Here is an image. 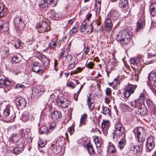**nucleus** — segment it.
<instances>
[{
	"mask_svg": "<svg viewBox=\"0 0 156 156\" xmlns=\"http://www.w3.org/2000/svg\"><path fill=\"white\" fill-rule=\"evenodd\" d=\"M4 5L2 3L0 4V17L4 16L5 13V9Z\"/></svg>",
	"mask_w": 156,
	"mask_h": 156,
	"instance_id": "41",
	"label": "nucleus"
},
{
	"mask_svg": "<svg viewBox=\"0 0 156 156\" xmlns=\"http://www.w3.org/2000/svg\"><path fill=\"white\" fill-rule=\"evenodd\" d=\"M94 65V64L92 62H89L87 64H86L85 66L89 69H92Z\"/></svg>",
	"mask_w": 156,
	"mask_h": 156,
	"instance_id": "56",
	"label": "nucleus"
},
{
	"mask_svg": "<svg viewBox=\"0 0 156 156\" xmlns=\"http://www.w3.org/2000/svg\"><path fill=\"white\" fill-rule=\"evenodd\" d=\"M145 98V94L143 93H141L138 99L136 100V102L137 104L139 103L140 105H144Z\"/></svg>",
	"mask_w": 156,
	"mask_h": 156,
	"instance_id": "28",
	"label": "nucleus"
},
{
	"mask_svg": "<svg viewBox=\"0 0 156 156\" xmlns=\"http://www.w3.org/2000/svg\"><path fill=\"white\" fill-rule=\"evenodd\" d=\"M23 151V150H21V149L17 147H16L14 149V151L15 153L17 154H20Z\"/></svg>",
	"mask_w": 156,
	"mask_h": 156,
	"instance_id": "57",
	"label": "nucleus"
},
{
	"mask_svg": "<svg viewBox=\"0 0 156 156\" xmlns=\"http://www.w3.org/2000/svg\"><path fill=\"white\" fill-rule=\"evenodd\" d=\"M24 141L23 140H21L20 141H19L17 143V147L20 148L21 149V150L24 149Z\"/></svg>",
	"mask_w": 156,
	"mask_h": 156,
	"instance_id": "50",
	"label": "nucleus"
},
{
	"mask_svg": "<svg viewBox=\"0 0 156 156\" xmlns=\"http://www.w3.org/2000/svg\"><path fill=\"white\" fill-rule=\"evenodd\" d=\"M145 20L144 18L139 20L137 22L136 31L137 32H139L142 30L144 26H145Z\"/></svg>",
	"mask_w": 156,
	"mask_h": 156,
	"instance_id": "15",
	"label": "nucleus"
},
{
	"mask_svg": "<svg viewBox=\"0 0 156 156\" xmlns=\"http://www.w3.org/2000/svg\"><path fill=\"white\" fill-rule=\"evenodd\" d=\"M136 100H135L134 101H131L127 105L125 106L126 108L127 109V110L129 111H132L133 109L135 107L136 104H137Z\"/></svg>",
	"mask_w": 156,
	"mask_h": 156,
	"instance_id": "22",
	"label": "nucleus"
},
{
	"mask_svg": "<svg viewBox=\"0 0 156 156\" xmlns=\"http://www.w3.org/2000/svg\"><path fill=\"white\" fill-rule=\"evenodd\" d=\"M146 102L147 106L151 112L154 114L156 113V107L153 101L150 99H147Z\"/></svg>",
	"mask_w": 156,
	"mask_h": 156,
	"instance_id": "11",
	"label": "nucleus"
},
{
	"mask_svg": "<svg viewBox=\"0 0 156 156\" xmlns=\"http://www.w3.org/2000/svg\"><path fill=\"white\" fill-rule=\"evenodd\" d=\"M108 151L112 153H115L116 152V149L115 147L113 145L109 146L108 147Z\"/></svg>",
	"mask_w": 156,
	"mask_h": 156,
	"instance_id": "49",
	"label": "nucleus"
},
{
	"mask_svg": "<svg viewBox=\"0 0 156 156\" xmlns=\"http://www.w3.org/2000/svg\"><path fill=\"white\" fill-rule=\"evenodd\" d=\"M79 23H76L75 25L73 27V28L69 31V34L72 35L76 33L78 31L79 28Z\"/></svg>",
	"mask_w": 156,
	"mask_h": 156,
	"instance_id": "31",
	"label": "nucleus"
},
{
	"mask_svg": "<svg viewBox=\"0 0 156 156\" xmlns=\"http://www.w3.org/2000/svg\"><path fill=\"white\" fill-rule=\"evenodd\" d=\"M94 141L97 147H99L101 146V140L99 139L98 137L97 136L95 137L94 139Z\"/></svg>",
	"mask_w": 156,
	"mask_h": 156,
	"instance_id": "42",
	"label": "nucleus"
},
{
	"mask_svg": "<svg viewBox=\"0 0 156 156\" xmlns=\"http://www.w3.org/2000/svg\"><path fill=\"white\" fill-rule=\"evenodd\" d=\"M109 15L115 20L117 19L119 16V13L115 9L111 10Z\"/></svg>",
	"mask_w": 156,
	"mask_h": 156,
	"instance_id": "29",
	"label": "nucleus"
},
{
	"mask_svg": "<svg viewBox=\"0 0 156 156\" xmlns=\"http://www.w3.org/2000/svg\"><path fill=\"white\" fill-rule=\"evenodd\" d=\"M150 13L151 15L154 16L156 14V3H155L151 6Z\"/></svg>",
	"mask_w": 156,
	"mask_h": 156,
	"instance_id": "37",
	"label": "nucleus"
},
{
	"mask_svg": "<svg viewBox=\"0 0 156 156\" xmlns=\"http://www.w3.org/2000/svg\"><path fill=\"white\" fill-rule=\"evenodd\" d=\"M51 5L52 7H55L56 6L58 0H49Z\"/></svg>",
	"mask_w": 156,
	"mask_h": 156,
	"instance_id": "60",
	"label": "nucleus"
},
{
	"mask_svg": "<svg viewBox=\"0 0 156 156\" xmlns=\"http://www.w3.org/2000/svg\"><path fill=\"white\" fill-rule=\"evenodd\" d=\"M32 95L33 97H38L43 92L44 90L42 86H37L32 89Z\"/></svg>",
	"mask_w": 156,
	"mask_h": 156,
	"instance_id": "7",
	"label": "nucleus"
},
{
	"mask_svg": "<svg viewBox=\"0 0 156 156\" xmlns=\"http://www.w3.org/2000/svg\"><path fill=\"white\" fill-rule=\"evenodd\" d=\"M105 93L107 96L108 97H110V98H112V97H111L112 91L110 88H107L105 90Z\"/></svg>",
	"mask_w": 156,
	"mask_h": 156,
	"instance_id": "55",
	"label": "nucleus"
},
{
	"mask_svg": "<svg viewBox=\"0 0 156 156\" xmlns=\"http://www.w3.org/2000/svg\"><path fill=\"white\" fill-rule=\"evenodd\" d=\"M82 70V68L78 67L76 70L72 71L70 73V75H72L73 74H77L80 72Z\"/></svg>",
	"mask_w": 156,
	"mask_h": 156,
	"instance_id": "45",
	"label": "nucleus"
},
{
	"mask_svg": "<svg viewBox=\"0 0 156 156\" xmlns=\"http://www.w3.org/2000/svg\"><path fill=\"white\" fill-rule=\"evenodd\" d=\"M155 74L150 73L148 75V82L147 83V84L150 87V83L151 82V83H152V81H154V80H155Z\"/></svg>",
	"mask_w": 156,
	"mask_h": 156,
	"instance_id": "34",
	"label": "nucleus"
},
{
	"mask_svg": "<svg viewBox=\"0 0 156 156\" xmlns=\"http://www.w3.org/2000/svg\"><path fill=\"white\" fill-rule=\"evenodd\" d=\"M19 137L17 134H12L11 137L9 138L10 141L12 143L16 142L19 140Z\"/></svg>",
	"mask_w": 156,
	"mask_h": 156,
	"instance_id": "32",
	"label": "nucleus"
},
{
	"mask_svg": "<svg viewBox=\"0 0 156 156\" xmlns=\"http://www.w3.org/2000/svg\"><path fill=\"white\" fill-rule=\"evenodd\" d=\"M16 104L18 108L19 107L20 108H22L25 107L26 102L24 98H21L18 100Z\"/></svg>",
	"mask_w": 156,
	"mask_h": 156,
	"instance_id": "19",
	"label": "nucleus"
},
{
	"mask_svg": "<svg viewBox=\"0 0 156 156\" xmlns=\"http://www.w3.org/2000/svg\"><path fill=\"white\" fill-rule=\"evenodd\" d=\"M40 8H47L49 5L48 0H41V3L39 4Z\"/></svg>",
	"mask_w": 156,
	"mask_h": 156,
	"instance_id": "38",
	"label": "nucleus"
},
{
	"mask_svg": "<svg viewBox=\"0 0 156 156\" xmlns=\"http://www.w3.org/2000/svg\"><path fill=\"white\" fill-rule=\"evenodd\" d=\"M56 41H52L49 44V46L51 48L53 49L56 47Z\"/></svg>",
	"mask_w": 156,
	"mask_h": 156,
	"instance_id": "53",
	"label": "nucleus"
},
{
	"mask_svg": "<svg viewBox=\"0 0 156 156\" xmlns=\"http://www.w3.org/2000/svg\"><path fill=\"white\" fill-rule=\"evenodd\" d=\"M39 132L40 133H47L48 132V129L45 126H42L39 129Z\"/></svg>",
	"mask_w": 156,
	"mask_h": 156,
	"instance_id": "40",
	"label": "nucleus"
},
{
	"mask_svg": "<svg viewBox=\"0 0 156 156\" xmlns=\"http://www.w3.org/2000/svg\"><path fill=\"white\" fill-rule=\"evenodd\" d=\"M38 31L40 33H44L49 31L50 27L48 23L45 21H41L37 23L35 27Z\"/></svg>",
	"mask_w": 156,
	"mask_h": 156,
	"instance_id": "3",
	"label": "nucleus"
},
{
	"mask_svg": "<svg viewBox=\"0 0 156 156\" xmlns=\"http://www.w3.org/2000/svg\"><path fill=\"white\" fill-rule=\"evenodd\" d=\"M25 87L23 85L20 83L17 84L16 86V88L17 89L24 88Z\"/></svg>",
	"mask_w": 156,
	"mask_h": 156,
	"instance_id": "63",
	"label": "nucleus"
},
{
	"mask_svg": "<svg viewBox=\"0 0 156 156\" xmlns=\"http://www.w3.org/2000/svg\"><path fill=\"white\" fill-rule=\"evenodd\" d=\"M112 98H110V97H105V103L107 104H108L110 102V99H112L113 98L112 97Z\"/></svg>",
	"mask_w": 156,
	"mask_h": 156,
	"instance_id": "61",
	"label": "nucleus"
},
{
	"mask_svg": "<svg viewBox=\"0 0 156 156\" xmlns=\"http://www.w3.org/2000/svg\"><path fill=\"white\" fill-rule=\"evenodd\" d=\"M0 83L5 88V91L7 92L10 89V81L8 79L5 78L2 73L0 72Z\"/></svg>",
	"mask_w": 156,
	"mask_h": 156,
	"instance_id": "5",
	"label": "nucleus"
},
{
	"mask_svg": "<svg viewBox=\"0 0 156 156\" xmlns=\"http://www.w3.org/2000/svg\"><path fill=\"white\" fill-rule=\"evenodd\" d=\"M39 59L42 62L43 65L45 66H47L49 63V59L43 55L40 54Z\"/></svg>",
	"mask_w": 156,
	"mask_h": 156,
	"instance_id": "20",
	"label": "nucleus"
},
{
	"mask_svg": "<svg viewBox=\"0 0 156 156\" xmlns=\"http://www.w3.org/2000/svg\"><path fill=\"white\" fill-rule=\"evenodd\" d=\"M110 126V122L108 120L103 121L101 124V128L103 133L106 135L108 133Z\"/></svg>",
	"mask_w": 156,
	"mask_h": 156,
	"instance_id": "14",
	"label": "nucleus"
},
{
	"mask_svg": "<svg viewBox=\"0 0 156 156\" xmlns=\"http://www.w3.org/2000/svg\"><path fill=\"white\" fill-rule=\"evenodd\" d=\"M68 131L70 135L73 134L75 132V125H73L69 127L68 129Z\"/></svg>",
	"mask_w": 156,
	"mask_h": 156,
	"instance_id": "43",
	"label": "nucleus"
},
{
	"mask_svg": "<svg viewBox=\"0 0 156 156\" xmlns=\"http://www.w3.org/2000/svg\"><path fill=\"white\" fill-rule=\"evenodd\" d=\"M147 143L146 145L147 148L148 150L150 151H151L154 147V140L152 137H149L147 139Z\"/></svg>",
	"mask_w": 156,
	"mask_h": 156,
	"instance_id": "12",
	"label": "nucleus"
},
{
	"mask_svg": "<svg viewBox=\"0 0 156 156\" xmlns=\"http://www.w3.org/2000/svg\"><path fill=\"white\" fill-rule=\"evenodd\" d=\"M2 55L4 58L7 57L9 54V48L6 46H2L1 48Z\"/></svg>",
	"mask_w": 156,
	"mask_h": 156,
	"instance_id": "24",
	"label": "nucleus"
},
{
	"mask_svg": "<svg viewBox=\"0 0 156 156\" xmlns=\"http://www.w3.org/2000/svg\"><path fill=\"white\" fill-rule=\"evenodd\" d=\"M87 115L86 114H84L82 115L80 120V124L79 126H81L82 125H85L86 124V122L87 121Z\"/></svg>",
	"mask_w": 156,
	"mask_h": 156,
	"instance_id": "23",
	"label": "nucleus"
},
{
	"mask_svg": "<svg viewBox=\"0 0 156 156\" xmlns=\"http://www.w3.org/2000/svg\"><path fill=\"white\" fill-rule=\"evenodd\" d=\"M14 22L15 26L20 30H22L25 27L24 23L20 18L16 17L14 20Z\"/></svg>",
	"mask_w": 156,
	"mask_h": 156,
	"instance_id": "10",
	"label": "nucleus"
},
{
	"mask_svg": "<svg viewBox=\"0 0 156 156\" xmlns=\"http://www.w3.org/2000/svg\"><path fill=\"white\" fill-rule=\"evenodd\" d=\"M65 142V138L63 137H59L56 140V144L62 147Z\"/></svg>",
	"mask_w": 156,
	"mask_h": 156,
	"instance_id": "35",
	"label": "nucleus"
},
{
	"mask_svg": "<svg viewBox=\"0 0 156 156\" xmlns=\"http://www.w3.org/2000/svg\"><path fill=\"white\" fill-rule=\"evenodd\" d=\"M139 151V148L136 145L133 144H130L129 147V153L130 155H133L135 154Z\"/></svg>",
	"mask_w": 156,
	"mask_h": 156,
	"instance_id": "16",
	"label": "nucleus"
},
{
	"mask_svg": "<svg viewBox=\"0 0 156 156\" xmlns=\"http://www.w3.org/2000/svg\"><path fill=\"white\" fill-rule=\"evenodd\" d=\"M12 62L13 64L19 63L20 59L17 56H14L12 58Z\"/></svg>",
	"mask_w": 156,
	"mask_h": 156,
	"instance_id": "46",
	"label": "nucleus"
},
{
	"mask_svg": "<svg viewBox=\"0 0 156 156\" xmlns=\"http://www.w3.org/2000/svg\"><path fill=\"white\" fill-rule=\"evenodd\" d=\"M105 25L108 30H111L112 27V21L110 19L107 18L105 22Z\"/></svg>",
	"mask_w": 156,
	"mask_h": 156,
	"instance_id": "25",
	"label": "nucleus"
},
{
	"mask_svg": "<svg viewBox=\"0 0 156 156\" xmlns=\"http://www.w3.org/2000/svg\"><path fill=\"white\" fill-rule=\"evenodd\" d=\"M46 144V142L45 140H40L38 142V145L39 147H44Z\"/></svg>",
	"mask_w": 156,
	"mask_h": 156,
	"instance_id": "51",
	"label": "nucleus"
},
{
	"mask_svg": "<svg viewBox=\"0 0 156 156\" xmlns=\"http://www.w3.org/2000/svg\"><path fill=\"white\" fill-rule=\"evenodd\" d=\"M110 110L108 107H103V113L104 114L110 115Z\"/></svg>",
	"mask_w": 156,
	"mask_h": 156,
	"instance_id": "47",
	"label": "nucleus"
},
{
	"mask_svg": "<svg viewBox=\"0 0 156 156\" xmlns=\"http://www.w3.org/2000/svg\"><path fill=\"white\" fill-rule=\"evenodd\" d=\"M136 87V85L129 84L126 87L125 91V97L128 98L129 97L131 94L133 93Z\"/></svg>",
	"mask_w": 156,
	"mask_h": 156,
	"instance_id": "8",
	"label": "nucleus"
},
{
	"mask_svg": "<svg viewBox=\"0 0 156 156\" xmlns=\"http://www.w3.org/2000/svg\"><path fill=\"white\" fill-rule=\"evenodd\" d=\"M73 58L72 56L69 54H68L65 57H64L63 59L62 64L64 65L66 63H69L72 60Z\"/></svg>",
	"mask_w": 156,
	"mask_h": 156,
	"instance_id": "27",
	"label": "nucleus"
},
{
	"mask_svg": "<svg viewBox=\"0 0 156 156\" xmlns=\"http://www.w3.org/2000/svg\"><path fill=\"white\" fill-rule=\"evenodd\" d=\"M135 135L138 139L137 147L139 148V151H141L143 147V144L144 140L145 137V131L143 127H140L135 129Z\"/></svg>",
	"mask_w": 156,
	"mask_h": 156,
	"instance_id": "1",
	"label": "nucleus"
},
{
	"mask_svg": "<svg viewBox=\"0 0 156 156\" xmlns=\"http://www.w3.org/2000/svg\"><path fill=\"white\" fill-rule=\"evenodd\" d=\"M130 62L131 65H138L139 63L138 62L137 58H131L130 60Z\"/></svg>",
	"mask_w": 156,
	"mask_h": 156,
	"instance_id": "52",
	"label": "nucleus"
},
{
	"mask_svg": "<svg viewBox=\"0 0 156 156\" xmlns=\"http://www.w3.org/2000/svg\"><path fill=\"white\" fill-rule=\"evenodd\" d=\"M119 84V81H118L116 78L112 82L109 83V85L110 86H112V87L113 88H115Z\"/></svg>",
	"mask_w": 156,
	"mask_h": 156,
	"instance_id": "39",
	"label": "nucleus"
},
{
	"mask_svg": "<svg viewBox=\"0 0 156 156\" xmlns=\"http://www.w3.org/2000/svg\"><path fill=\"white\" fill-rule=\"evenodd\" d=\"M32 70L35 73H42L43 67L41 64L38 62H34L32 63Z\"/></svg>",
	"mask_w": 156,
	"mask_h": 156,
	"instance_id": "9",
	"label": "nucleus"
},
{
	"mask_svg": "<svg viewBox=\"0 0 156 156\" xmlns=\"http://www.w3.org/2000/svg\"><path fill=\"white\" fill-rule=\"evenodd\" d=\"M11 107L9 105L7 106L3 111V115L5 117L8 116L10 112Z\"/></svg>",
	"mask_w": 156,
	"mask_h": 156,
	"instance_id": "36",
	"label": "nucleus"
},
{
	"mask_svg": "<svg viewBox=\"0 0 156 156\" xmlns=\"http://www.w3.org/2000/svg\"><path fill=\"white\" fill-rule=\"evenodd\" d=\"M50 156H61L64 153L63 150L62 151V147L57 146L52 149L51 153L50 152Z\"/></svg>",
	"mask_w": 156,
	"mask_h": 156,
	"instance_id": "6",
	"label": "nucleus"
},
{
	"mask_svg": "<svg viewBox=\"0 0 156 156\" xmlns=\"http://www.w3.org/2000/svg\"><path fill=\"white\" fill-rule=\"evenodd\" d=\"M61 16L59 12H55L52 15L51 17L54 20H58Z\"/></svg>",
	"mask_w": 156,
	"mask_h": 156,
	"instance_id": "48",
	"label": "nucleus"
},
{
	"mask_svg": "<svg viewBox=\"0 0 156 156\" xmlns=\"http://www.w3.org/2000/svg\"><path fill=\"white\" fill-rule=\"evenodd\" d=\"M130 35L126 30L119 31L116 34L115 39L121 44H126L129 43L130 40Z\"/></svg>",
	"mask_w": 156,
	"mask_h": 156,
	"instance_id": "2",
	"label": "nucleus"
},
{
	"mask_svg": "<svg viewBox=\"0 0 156 156\" xmlns=\"http://www.w3.org/2000/svg\"><path fill=\"white\" fill-rule=\"evenodd\" d=\"M118 4L119 8H125L127 5L128 2L127 0H119Z\"/></svg>",
	"mask_w": 156,
	"mask_h": 156,
	"instance_id": "33",
	"label": "nucleus"
},
{
	"mask_svg": "<svg viewBox=\"0 0 156 156\" xmlns=\"http://www.w3.org/2000/svg\"><path fill=\"white\" fill-rule=\"evenodd\" d=\"M28 113L27 112H25L22 117V120L24 122H25L28 120L29 119V116L26 115H28Z\"/></svg>",
	"mask_w": 156,
	"mask_h": 156,
	"instance_id": "54",
	"label": "nucleus"
},
{
	"mask_svg": "<svg viewBox=\"0 0 156 156\" xmlns=\"http://www.w3.org/2000/svg\"><path fill=\"white\" fill-rule=\"evenodd\" d=\"M75 66V63L73 62L72 63L69 65L68 68L69 69H72Z\"/></svg>",
	"mask_w": 156,
	"mask_h": 156,
	"instance_id": "64",
	"label": "nucleus"
},
{
	"mask_svg": "<svg viewBox=\"0 0 156 156\" xmlns=\"http://www.w3.org/2000/svg\"><path fill=\"white\" fill-rule=\"evenodd\" d=\"M56 102L59 106L63 108L67 107L70 104V101L66 99H64L62 100L58 99L56 101Z\"/></svg>",
	"mask_w": 156,
	"mask_h": 156,
	"instance_id": "13",
	"label": "nucleus"
},
{
	"mask_svg": "<svg viewBox=\"0 0 156 156\" xmlns=\"http://www.w3.org/2000/svg\"><path fill=\"white\" fill-rule=\"evenodd\" d=\"M9 29L8 23L5 21L0 20V31H7Z\"/></svg>",
	"mask_w": 156,
	"mask_h": 156,
	"instance_id": "17",
	"label": "nucleus"
},
{
	"mask_svg": "<svg viewBox=\"0 0 156 156\" xmlns=\"http://www.w3.org/2000/svg\"><path fill=\"white\" fill-rule=\"evenodd\" d=\"M124 132V129L122 125L119 122H116L114 126L113 138H115L114 134L120 136H122Z\"/></svg>",
	"mask_w": 156,
	"mask_h": 156,
	"instance_id": "4",
	"label": "nucleus"
},
{
	"mask_svg": "<svg viewBox=\"0 0 156 156\" xmlns=\"http://www.w3.org/2000/svg\"><path fill=\"white\" fill-rule=\"evenodd\" d=\"M17 130H18V134L20 136H22L23 134V130L22 129L20 128L19 127L17 128Z\"/></svg>",
	"mask_w": 156,
	"mask_h": 156,
	"instance_id": "59",
	"label": "nucleus"
},
{
	"mask_svg": "<svg viewBox=\"0 0 156 156\" xmlns=\"http://www.w3.org/2000/svg\"><path fill=\"white\" fill-rule=\"evenodd\" d=\"M56 126L55 123V122H52L50 125L49 129L48 130L49 132L51 131L54 129Z\"/></svg>",
	"mask_w": 156,
	"mask_h": 156,
	"instance_id": "58",
	"label": "nucleus"
},
{
	"mask_svg": "<svg viewBox=\"0 0 156 156\" xmlns=\"http://www.w3.org/2000/svg\"><path fill=\"white\" fill-rule=\"evenodd\" d=\"M138 110L140 114L142 115H145L147 112V109L144 105H140L138 108Z\"/></svg>",
	"mask_w": 156,
	"mask_h": 156,
	"instance_id": "21",
	"label": "nucleus"
},
{
	"mask_svg": "<svg viewBox=\"0 0 156 156\" xmlns=\"http://www.w3.org/2000/svg\"><path fill=\"white\" fill-rule=\"evenodd\" d=\"M86 147H87V150L90 154H94L95 152L93 149L92 145L90 143H88L86 145Z\"/></svg>",
	"mask_w": 156,
	"mask_h": 156,
	"instance_id": "30",
	"label": "nucleus"
},
{
	"mask_svg": "<svg viewBox=\"0 0 156 156\" xmlns=\"http://www.w3.org/2000/svg\"><path fill=\"white\" fill-rule=\"evenodd\" d=\"M51 116L54 120H57L62 117V114L59 111L54 110L51 113Z\"/></svg>",
	"mask_w": 156,
	"mask_h": 156,
	"instance_id": "18",
	"label": "nucleus"
},
{
	"mask_svg": "<svg viewBox=\"0 0 156 156\" xmlns=\"http://www.w3.org/2000/svg\"><path fill=\"white\" fill-rule=\"evenodd\" d=\"M20 44L21 42L20 41H18L16 42V43L14 45V46L16 48L18 49L20 48Z\"/></svg>",
	"mask_w": 156,
	"mask_h": 156,
	"instance_id": "62",
	"label": "nucleus"
},
{
	"mask_svg": "<svg viewBox=\"0 0 156 156\" xmlns=\"http://www.w3.org/2000/svg\"><path fill=\"white\" fill-rule=\"evenodd\" d=\"M101 0L100 1H98V2L95 5V9H96V11L97 13H99L100 12V8L101 6Z\"/></svg>",
	"mask_w": 156,
	"mask_h": 156,
	"instance_id": "44",
	"label": "nucleus"
},
{
	"mask_svg": "<svg viewBox=\"0 0 156 156\" xmlns=\"http://www.w3.org/2000/svg\"><path fill=\"white\" fill-rule=\"evenodd\" d=\"M126 143L125 137H123L118 142V147L120 150H121L124 148Z\"/></svg>",
	"mask_w": 156,
	"mask_h": 156,
	"instance_id": "26",
	"label": "nucleus"
}]
</instances>
